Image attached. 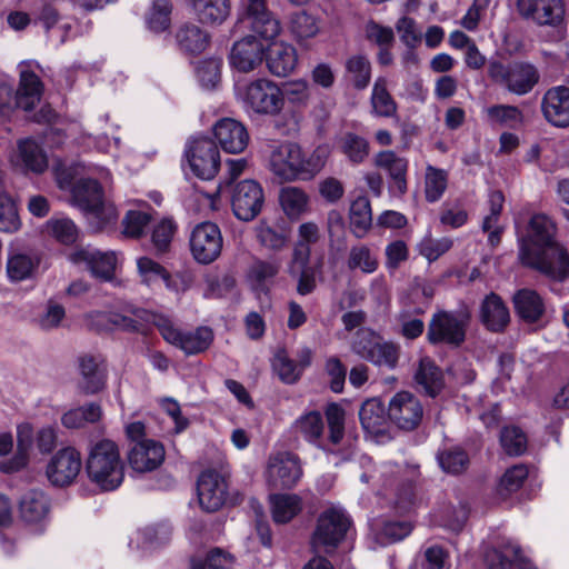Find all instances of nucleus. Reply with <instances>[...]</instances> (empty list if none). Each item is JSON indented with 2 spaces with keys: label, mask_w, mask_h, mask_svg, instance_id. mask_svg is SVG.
Returning <instances> with one entry per match:
<instances>
[{
  "label": "nucleus",
  "mask_w": 569,
  "mask_h": 569,
  "mask_svg": "<svg viewBox=\"0 0 569 569\" xmlns=\"http://www.w3.org/2000/svg\"><path fill=\"white\" fill-rule=\"evenodd\" d=\"M558 228L547 213L531 216L526 236L520 240L519 259L555 281H563L569 276V253L557 241Z\"/></svg>",
  "instance_id": "obj_1"
},
{
  "label": "nucleus",
  "mask_w": 569,
  "mask_h": 569,
  "mask_svg": "<svg viewBox=\"0 0 569 569\" xmlns=\"http://www.w3.org/2000/svg\"><path fill=\"white\" fill-rule=\"evenodd\" d=\"M239 21L254 34L236 41L229 61L239 72L254 71L264 60L266 47L257 39L274 40L281 32L280 21L268 9L266 0H241Z\"/></svg>",
  "instance_id": "obj_2"
},
{
  "label": "nucleus",
  "mask_w": 569,
  "mask_h": 569,
  "mask_svg": "<svg viewBox=\"0 0 569 569\" xmlns=\"http://www.w3.org/2000/svg\"><path fill=\"white\" fill-rule=\"evenodd\" d=\"M329 153L328 146H319L311 153L306 154L298 144L287 142L272 150L269 167L281 180H308L323 168Z\"/></svg>",
  "instance_id": "obj_3"
},
{
  "label": "nucleus",
  "mask_w": 569,
  "mask_h": 569,
  "mask_svg": "<svg viewBox=\"0 0 569 569\" xmlns=\"http://www.w3.org/2000/svg\"><path fill=\"white\" fill-rule=\"evenodd\" d=\"M17 450L14 455L0 462V470L4 473L17 472L29 463L32 453L42 457L51 455L59 443V429L54 425L34 427L24 421L17 426Z\"/></svg>",
  "instance_id": "obj_4"
},
{
  "label": "nucleus",
  "mask_w": 569,
  "mask_h": 569,
  "mask_svg": "<svg viewBox=\"0 0 569 569\" xmlns=\"http://www.w3.org/2000/svg\"><path fill=\"white\" fill-rule=\"evenodd\" d=\"M84 170L90 177L78 180L72 187V203L98 219L97 228L102 229L118 218L117 208L104 199L102 187L98 182V179L107 181L109 171L98 166H89Z\"/></svg>",
  "instance_id": "obj_5"
},
{
  "label": "nucleus",
  "mask_w": 569,
  "mask_h": 569,
  "mask_svg": "<svg viewBox=\"0 0 569 569\" xmlns=\"http://www.w3.org/2000/svg\"><path fill=\"white\" fill-rule=\"evenodd\" d=\"M86 471L90 481L100 489L106 491L117 489L124 477V465L117 443L110 439L91 442Z\"/></svg>",
  "instance_id": "obj_6"
},
{
  "label": "nucleus",
  "mask_w": 569,
  "mask_h": 569,
  "mask_svg": "<svg viewBox=\"0 0 569 569\" xmlns=\"http://www.w3.org/2000/svg\"><path fill=\"white\" fill-rule=\"evenodd\" d=\"M471 321V311L467 305L456 310H438L428 323L427 339L431 345L460 347Z\"/></svg>",
  "instance_id": "obj_7"
},
{
  "label": "nucleus",
  "mask_w": 569,
  "mask_h": 569,
  "mask_svg": "<svg viewBox=\"0 0 569 569\" xmlns=\"http://www.w3.org/2000/svg\"><path fill=\"white\" fill-rule=\"evenodd\" d=\"M239 99L248 113L276 116L284 107L281 88L272 80L258 78L249 81L239 90Z\"/></svg>",
  "instance_id": "obj_8"
},
{
  "label": "nucleus",
  "mask_w": 569,
  "mask_h": 569,
  "mask_svg": "<svg viewBox=\"0 0 569 569\" xmlns=\"http://www.w3.org/2000/svg\"><path fill=\"white\" fill-rule=\"evenodd\" d=\"M488 76L495 83L518 96L530 92L540 78L538 69L525 61L509 64L491 61L488 66Z\"/></svg>",
  "instance_id": "obj_9"
},
{
  "label": "nucleus",
  "mask_w": 569,
  "mask_h": 569,
  "mask_svg": "<svg viewBox=\"0 0 569 569\" xmlns=\"http://www.w3.org/2000/svg\"><path fill=\"white\" fill-rule=\"evenodd\" d=\"M349 527L350 520L342 510L330 508L323 511L312 536L313 548L331 552L345 539Z\"/></svg>",
  "instance_id": "obj_10"
},
{
  "label": "nucleus",
  "mask_w": 569,
  "mask_h": 569,
  "mask_svg": "<svg viewBox=\"0 0 569 569\" xmlns=\"http://www.w3.org/2000/svg\"><path fill=\"white\" fill-rule=\"evenodd\" d=\"M186 157L191 171L200 179L210 180L220 168V153L209 138L191 140L186 148Z\"/></svg>",
  "instance_id": "obj_11"
},
{
  "label": "nucleus",
  "mask_w": 569,
  "mask_h": 569,
  "mask_svg": "<svg viewBox=\"0 0 569 569\" xmlns=\"http://www.w3.org/2000/svg\"><path fill=\"white\" fill-rule=\"evenodd\" d=\"M263 203V189L256 180L246 179L233 187L231 193V208L233 214L239 220H253L261 212Z\"/></svg>",
  "instance_id": "obj_12"
},
{
  "label": "nucleus",
  "mask_w": 569,
  "mask_h": 569,
  "mask_svg": "<svg viewBox=\"0 0 569 569\" xmlns=\"http://www.w3.org/2000/svg\"><path fill=\"white\" fill-rule=\"evenodd\" d=\"M192 256L200 263L214 261L222 250V236L213 222H202L194 227L190 237Z\"/></svg>",
  "instance_id": "obj_13"
},
{
  "label": "nucleus",
  "mask_w": 569,
  "mask_h": 569,
  "mask_svg": "<svg viewBox=\"0 0 569 569\" xmlns=\"http://www.w3.org/2000/svg\"><path fill=\"white\" fill-rule=\"evenodd\" d=\"M516 10L538 26L558 27L565 18L563 0H517Z\"/></svg>",
  "instance_id": "obj_14"
},
{
  "label": "nucleus",
  "mask_w": 569,
  "mask_h": 569,
  "mask_svg": "<svg viewBox=\"0 0 569 569\" xmlns=\"http://www.w3.org/2000/svg\"><path fill=\"white\" fill-rule=\"evenodd\" d=\"M81 466L80 452L73 447H64L51 457L46 468V475L53 486H69L78 477Z\"/></svg>",
  "instance_id": "obj_15"
},
{
  "label": "nucleus",
  "mask_w": 569,
  "mask_h": 569,
  "mask_svg": "<svg viewBox=\"0 0 569 569\" xmlns=\"http://www.w3.org/2000/svg\"><path fill=\"white\" fill-rule=\"evenodd\" d=\"M423 417L420 400L408 391L397 392L389 401L388 418L400 429H416Z\"/></svg>",
  "instance_id": "obj_16"
},
{
  "label": "nucleus",
  "mask_w": 569,
  "mask_h": 569,
  "mask_svg": "<svg viewBox=\"0 0 569 569\" xmlns=\"http://www.w3.org/2000/svg\"><path fill=\"white\" fill-rule=\"evenodd\" d=\"M302 467L298 456L280 452L270 458L268 465V482L274 489H291L302 477Z\"/></svg>",
  "instance_id": "obj_17"
},
{
  "label": "nucleus",
  "mask_w": 569,
  "mask_h": 569,
  "mask_svg": "<svg viewBox=\"0 0 569 569\" xmlns=\"http://www.w3.org/2000/svg\"><path fill=\"white\" fill-rule=\"evenodd\" d=\"M198 499L201 508L208 512L217 511L224 502L227 485L216 470H204L197 482Z\"/></svg>",
  "instance_id": "obj_18"
},
{
  "label": "nucleus",
  "mask_w": 569,
  "mask_h": 569,
  "mask_svg": "<svg viewBox=\"0 0 569 569\" xmlns=\"http://www.w3.org/2000/svg\"><path fill=\"white\" fill-rule=\"evenodd\" d=\"M541 111L550 124L569 127V88L556 86L548 89L541 100Z\"/></svg>",
  "instance_id": "obj_19"
},
{
  "label": "nucleus",
  "mask_w": 569,
  "mask_h": 569,
  "mask_svg": "<svg viewBox=\"0 0 569 569\" xmlns=\"http://www.w3.org/2000/svg\"><path fill=\"white\" fill-rule=\"evenodd\" d=\"M130 467L137 472H149L164 460V448L161 442L152 439H142L136 442L128 455Z\"/></svg>",
  "instance_id": "obj_20"
},
{
  "label": "nucleus",
  "mask_w": 569,
  "mask_h": 569,
  "mask_svg": "<svg viewBox=\"0 0 569 569\" xmlns=\"http://www.w3.org/2000/svg\"><path fill=\"white\" fill-rule=\"evenodd\" d=\"M213 134L222 150L229 153L242 152L249 142L246 127L232 118L220 119L213 127Z\"/></svg>",
  "instance_id": "obj_21"
},
{
  "label": "nucleus",
  "mask_w": 569,
  "mask_h": 569,
  "mask_svg": "<svg viewBox=\"0 0 569 569\" xmlns=\"http://www.w3.org/2000/svg\"><path fill=\"white\" fill-rule=\"evenodd\" d=\"M264 60L271 74L288 77L298 66V52L290 43L273 41L266 48Z\"/></svg>",
  "instance_id": "obj_22"
},
{
  "label": "nucleus",
  "mask_w": 569,
  "mask_h": 569,
  "mask_svg": "<svg viewBox=\"0 0 569 569\" xmlns=\"http://www.w3.org/2000/svg\"><path fill=\"white\" fill-rule=\"evenodd\" d=\"M70 258L74 263H83L94 277L104 280L111 278L117 263L114 252H101L90 247L76 250Z\"/></svg>",
  "instance_id": "obj_23"
},
{
  "label": "nucleus",
  "mask_w": 569,
  "mask_h": 569,
  "mask_svg": "<svg viewBox=\"0 0 569 569\" xmlns=\"http://www.w3.org/2000/svg\"><path fill=\"white\" fill-rule=\"evenodd\" d=\"M102 358L90 353L78 358V369L80 375L79 388L86 395L99 392L106 383V373L102 368Z\"/></svg>",
  "instance_id": "obj_24"
},
{
  "label": "nucleus",
  "mask_w": 569,
  "mask_h": 569,
  "mask_svg": "<svg viewBox=\"0 0 569 569\" xmlns=\"http://www.w3.org/2000/svg\"><path fill=\"white\" fill-rule=\"evenodd\" d=\"M512 303L516 315L526 323H537L546 313L543 298L532 289L517 290L513 293Z\"/></svg>",
  "instance_id": "obj_25"
},
{
  "label": "nucleus",
  "mask_w": 569,
  "mask_h": 569,
  "mask_svg": "<svg viewBox=\"0 0 569 569\" xmlns=\"http://www.w3.org/2000/svg\"><path fill=\"white\" fill-rule=\"evenodd\" d=\"M480 320L492 332H501L510 322V312L500 296L487 295L480 306Z\"/></svg>",
  "instance_id": "obj_26"
},
{
  "label": "nucleus",
  "mask_w": 569,
  "mask_h": 569,
  "mask_svg": "<svg viewBox=\"0 0 569 569\" xmlns=\"http://www.w3.org/2000/svg\"><path fill=\"white\" fill-rule=\"evenodd\" d=\"M19 88L16 91L18 96L19 108L28 111L40 100L43 84L40 78L31 70L29 62H21L19 64Z\"/></svg>",
  "instance_id": "obj_27"
},
{
  "label": "nucleus",
  "mask_w": 569,
  "mask_h": 569,
  "mask_svg": "<svg viewBox=\"0 0 569 569\" xmlns=\"http://www.w3.org/2000/svg\"><path fill=\"white\" fill-rule=\"evenodd\" d=\"M40 258L36 253L13 251L8 256L6 272L10 282H22L36 277Z\"/></svg>",
  "instance_id": "obj_28"
},
{
  "label": "nucleus",
  "mask_w": 569,
  "mask_h": 569,
  "mask_svg": "<svg viewBox=\"0 0 569 569\" xmlns=\"http://www.w3.org/2000/svg\"><path fill=\"white\" fill-rule=\"evenodd\" d=\"M373 163L388 172L400 194L407 192L408 160L406 158L399 157L392 150H385L375 156Z\"/></svg>",
  "instance_id": "obj_29"
},
{
  "label": "nucleus",
  "mask_w": 569,
  "mask_h": 569,
  "mask_svg": "<svg viewBox=\"0 0 569 569\" xmlns=\"http://www.w3.org/2000/svg\"><path fill=\"white\" fill-rule=\"evenodd\" d=\"M197 20L204 26L222 24L231 12L230 0H189Z\"/></svg>",
  "instance_id": "obj_30"
},
{
  "label": "nucleus",
  "mask_w": 569,
  "mask_h": 569,
  "mask_svg": "<svg viewBox=\"0 0 569 569\" xmlns=\"http://www.w3.org/2000/svg\"><path fill=\"white\" fill-rule=\"evenodd\" d=\"M291 430L297 437L319 447L325 432L321 412L318 410L303 412L292 422Z\"/></svg>",
  "instance_id": "obj_31"
},
{
  "label": "nucleus",
  "mask_w": 569,
  "mask_h": 569,
  "mask_svg": "<svg viewBox=\"0 0 569 569\" xmlns=\"http://www.w3.org/2000/svg\"><path fill=\"white\" fill-rule=\"evenodd\" d=\"M174 38L180 50L191 54L203 52L210 40L208 32L193 22L179 26Z\"/></svg>",
  "instance_id": "obj_32"
},
{
  "label": "nucleus",
  "mask_w": 569,
  "mask_h": 569,
  "mask_svg": "<svg viewBox=\"0 0 569 569\" xmlns=\"http://www.w3.org/2000/svg\"><path fill=\"white\" fill-rule=\"evenodd\" d=\"M50 511L48 497L40 490L24 493L19 503V513L23 521L36 523L43 521Z\"/></svg>",
  "instance_id": "obj_33"
},
{
  "label": "nucleus",
  "mask_w": 569,
  "mask_h": 569,
  "mask_svg": "<svg viewBox=\"0 0 569 569\" xmlns=\"http://www.w3.org/2000/svg\"><path fill=\"white\" fill-rule=\"evenodd\" d=\"M151 311L130 307L123 313L113 312L111 316L112 330L119 329L128 332L143 333L149 325Z\"/></svg>",
  "instance_id": "obj_34"
},
{
  "label": "nucleus",
  "mask_w": 569,
  "mask_h": 569,
  "mask_svg": "<svg viewBox=\"0 0 569 569\" xmlns=\"http://www.w3.org/2000/svg\"><path fill=\"white\" fill-rule=\"evenodd\" d=\"M377 472L383 485L393 487V485L397 482L398 486L401 487L399 492H397L396 503L401 509H406L411 503L413 497L412 481L398 479V476L400 475V468L397 465H392L391 462L381 465Z\"/></svg>",
  "instance_id": "obj_35"
},
{
  "label": "nucleus",
  "mask_w": 569,
  "mask_h": 569,
  "mask_svg": "<svg viewBox=\"0 0 569 569\" xmlns=\"http://www.w3.org/2000/svg\"><path fill=\"white\" fill-rule=\"evenodd\" d=\"M417 385L429 397H436L443 387L442 373L436 363L428 357L419 361L415 373Z\"/></svg>",
  "instance_id": "obj_36"
},
{
  "label": "nucleus",
  "mask_w": 569,
  "mask_h": 569,
  "mask_svg": "<svg viewBox=\"0 0 569 569\" xmlns=\"http://www.w3.org/2000/svg\"><path fill=\"white\" fill-rule=\"evenodd\" d=\"M281 266L282 262L279 258H271L269 260L256 259L248 270V278L254 289L264 291L278 276Z\"/></svg>",
  "instance_id": "obj_37"
},
{
  "label": "nucleus",
  "mask_w": 569,
  "mask_h": 569,
  "mask_svg": "<svg viewBox=\"0 0 569 569\" xmlns=\"http://www.w3.org/2000/svg\"><path fill=\"white\" fill-rule=\"evenodd\" d=\"M359 419L362 428L371 433H379L388 419L383 402L378 398L366 400L360 410Z\"/></svg>",
  "instance_id": "obj_38"
},
{
  "label": "nucleus",
  "mask_w": 569,
  "mask_h": 569,
  "mask_svg": "<svg viewBox=\"0 0 569 569\" xmlns=\"http://www.w3.org/2000/svg\"><path fill=\"white\" fill-rule=\"evenodd\" d=\"M289 230L261 221L256 227V237L261 247L273 253L284 250L289 242Z\"/></svg>",
  "instance_id": "obj_39"
},
{
  "label": "nucleus",
  "mask_w": 569,
  "mask_h": 569,
  "mask_svg": "<svg viewBox=\"0 0 569 569\" xmlns=\"http://www.w3.org/2000/svg\"><path fill=\"white\" fill-rule=\"evenodd\" d=\"M272 519L277 523H287L302 508V500L297 495L274 493L270 496Z\"/></svg>",
  "instance_id": "obj_40"
},
{
  "label": "nucleus",
  "mask_w": 569,
  "mask_h": 569,
  "mask_svg": "<svg viewBox=\"0 0 569 569\" xmlns=\"http://www.w3.org/2000/svg\"><path fill=\"white\" fill-rule=\"evenodd\" d=\"M372 113L377 117L391 118L397 113V103L388 91V81L383 77L376 79L370 97Z\"/></svg>",
  "instance_id": "obj_41"
},
{
  "label": "nucleus",
  "mask_w": 569,
  "mask_h": 569,
  "mask_svg": "<svg viewBox=\"0 0 569 569\" xmlns=\"http://www.w3.org/2000/svg\"><path fill=\"white\" fill-rule=\"evenodd\" d=\"M279 201L282 210L290 219H298L308 210L309 198L297 187H284L280 190Z\"/></svg>",
  "instance_id": "obj_42"
},
{
  "label": "nucleus",
  "mask_w": 569,
  "mask_h": 569,
  "mask_svg": "<svg viewBox=\"0 0 569 569\" xmlns=\"http://www.w3.org/2000/svg\"><path fill=\"white\" fill-rule=\"evenodd\" d=\"M298 237L299 240L295 244L292 257L295 261L306 263L310 260V246L317 243L320 239V229L312 221L301 223L298 228Z\"/></svg>",
  "instance_id": "obj_43"
},
{
  "label": "nucleus",
  "mask_w": 569,
  "mask_h": 569,
  "mask_svg": "<svg viewBox=\"0 0 569 569\" xmlns=\"http://www.w3.org/2000/svg\"><path fill=\"white\" fill-rule=\"evenodd\" d=\"M339 150L353 164L365 162L370 153L369 141L353 132L345 133L338 143Z\"/></svg>",
  "instance_id": "obj_44"
},
{
  "label": "nucleus",
  "mask_w": 569,
  "mask_h": 569,
  "mask_svg": "<svg viewBox=\"0 0 569 569\" xmlns=\"http://www.w3.org/2000/svg\"><path fill=\"white\" fill-rule=\"evenodd\" d=\"M371 207L366 197H358L350 206V224L353 234L362 238L371 227Z\"/></svg>",
  "instance_id": "obj_45"
},
{
  "label": "nucleus",
  "mask_w": 569,
  "mask_h": 569,
  "mask_svg": "<svg viewBox=\"0 0 569 569\" xmlns=\"http://www.w3.org/2000/svg\"><path fill=\"white\" fill-rule=\"evenodd\" d=\"M19 152L24 166L36 172L41 173L48 167V158L41 146L32 139H26L19 142Z\"/></svg>",
  "instance_id": "obj_46"
},
{
  "label": "nucleus",
  "mask_w": 569,
  "mask_h": 569,
  "mask_svg": "<svg viewBox=\"0 0 569 569\" xmlns=\"http://www.w3.org/2000/svg\"><path fill=\"white\" fill-rule=\"evenodd\" d=\"M212 340V330L208 327H200L192 332H182L177 347L187 355H194L207 350Z\"/></svg>",
  "instance_id": "obj_47"
},
{
  "label": "nucleus",
  "mask_w": 569,
  "mask_h": 569,
  "mask_svg": "<svg viewBox=\"0 0 569 569\" xmlns=\"http://www.w3.org/2000/svg\"><path fill=\"white\" fill-rule=\"evenodd\" d=\"M46 232L62 244H72L78 239V228L66 217H53L46 222Z\"/></svg>",
  "instance_id": "obj_48"
},
{
  "label": "nucleus",
  "mask_w": 569,
  "mask_h": 569,
  "mask_svg": "<svg viewBox=\"0 0 569 569\" xmlns=\"http://www.w3.org/2000/svg\"><path fill=\"white\" fill-rule=\"evenodd\" d=\"M347 77L353 87L362 90L367 88L371 79L370 61L361 54L352 56L346 61Z\"/></svg>",
  "instance_id": "obj_49"
},
{
  "label": "nucleus",
  "mask_w": 569,
  "mask_h": 569,
  "mask_svg": "<svg viewBox=\"0 0 569 569\" xmlns=\"http://www.w3.org/2000/svg\"><path fill=\"white\" fill-rule=\"evenodd\" d=\"M448 187V173L443 169L427 166L425 176V197L428 202L438 201Z\"/></svg>",
  "instance_id": "obj_50"
},
{
  "label": "nucleus",
  "mask_w": 569,
  "mask_h": 569,
  "mask_svg": "<svg viewBox=\"0 0 569 569\" xmlns=\"http://www.w3.org/2000/svg\"><path fill=\"white\" fill-rule=\"evenodd\" d=\"M289 274L297 278V292L300 296H307L317 288L316 270L309 266V261L302 263L292 259L289 267Z\"/></svg>",
  "instance_id": "obj_51"
},
{
  "label": "nucleus",
  "mask_w": 569,
  "mask_h": 569,
  "mask_svg": "<svg viewBox=\"0 0 569 569\" xmlns=\"http://www.w3.org/2000/svg\"><path fill=\"white\" fill-rule=\"evenodd\" d=\"M347 264L350 270L359 269L365 273H372L378 268V260L370 248L359 244L350 249Z\"/></svg>",
  "instance_id": "obj_52"
},
{
  "label": "nucleus",
  "mask_w": 569,
  "mask_h": 569,
  "mask_svg": "<svg viewBox=\"0 0 569 569\" xmlns=\"http://www.w3.org/2000/svg\"><path fill=\"white\" fill-rule=\"evenodd\" d=\"M172 4L169 0H154L147 16L148 29L159 33L167 30L170 26V14Z\"/></svg>",
  "instance_id": "obj_53"
},
{
  "label": "nucleus",
  "mask_w": 569,
  "mask_h": 569,
  "mask_svg": "<svg viewBox=\"0 0 569 569\" xmlns=\"http://www.w3.org/2000/svg\"><path fill=\"white\" fill-rule=\"evenodd\" d=\"M290 30L298 40H306L318 34L319 26L312 14L306 11H299L293 13L290 18Z\"/></svg>",
  "instance_id": "obj_54"
},
{
  "label": "nucleus",
  "mask_w": 569,
  "mask_h": 569,
  "mask_svg": "<svg viewBox=\"0 0 569 569\" xmlns=\"http://www.w3.org/2000/svg\"><path fill=\"white\" fill-rule=\"evenodd\" d=\"M373 352L369 360L372 365L390 370L397 367L400 356V347L398 345L381 338Z\"/></svg>",
  "instance_id": "obj_55"
},
{
  "label": "nucleus",
  "mask_w": 569,
  "mask_h": 569,
  "mask_svg": "<svg viewBox=\"0 0 569 569\" xmlns=\"http://www.w3.org/2000/svg\"><path fill=\"white\" fill-rule=\"evenodd\" d=\"M487 114L490 121L515 128L522 123L523 114L516 106L497 104L487 109Z\"/></svg>",
  "instance_id": "obj_56"
},
{
  "label": "nucleus",
  "mask_w": 569,
  "mask_h": 569,
  "mask_svg": "<svg viewBox=\"0 0 569 569\" xmlns=\"http://www.w3.org/2000/svg\"><path fill=\"white\" fill-rule=\"evenodd\" d=\"M500 443L507 455L520 456L527 449V436L518 427H505L500 433Z\"/></svg>",
  "instance_id": "obj_57"
},
{
  "label": "nucleus",
  "mask_w": 569,
  "mask_h": 569,
  "mask_svg": "<svg viewBox=\"0 0 569 569\" xmlns=\"http://www.w3.org/2000/svg\"><path fill=\"white\" fill-rule=\"evenodd\" d=\"M411 530L407 521H388L376 532V540L381 546L395 543L406 538Z\"/></svg>",
  "instance_id": "obj_58"
},
{
  "label": "nucleus",
  "mask_w": 569,
  "mask_h": 569,
  "mask_svg": "<svg viewBox=\"0 0 569 569\" xmlns=\"http://www.w3.org/2000/svg\"><path fill=\"white\" fill-rule=\"evenodd\" d=\"M528 477V469L523 465H516L503 473L498 486V493L506 498L519 490Z\"/></svg>",
  "instance_id": "obj_59"
},
{
  "label": "nucleus",
  "mask_w": 569,
  "mask_h": 569,
  "mask_svg": "<svg viewBox=\"0 0 569 569\" xmlns=\"http://www.w3.org/2000/svg\"><path fill=\"white\" fill-rule=\"evenodd\" d=\"M453 241L449 237L435 239L427 234L418 244L419 253L429 262L438 260L442 254L452 248Z\"/></svg>",
  "instance_id": "obj_60"
},
{
  "label": "nucleus",
  "mask_w": 569,
  "mask_h": 569,
  "mask_svg": "<svg viewBox=\"0 0 569 569\" xmlns=\"http://www.w3.org/2000/svg\"><path fill=\"white\" fill-rule=\"evenodd\" d=\"M325 415L329 427V440L332 445H338L345 436V410L338 403H330Z\"/></svg>",
  "instance_id": "obj_61"
},
{
  "label": "nucleus",
  "mask_w": 569,
  "mask_h": 569,
  "mask_svg": "<svg viewBox=\"0 0 569 569\" xmlns=\"http://www.w3.org/2000/svg\"><path fill=\"white\" fill-rule=\"evenodd\" d=\"M381 337L370 329H360L357 331L352 343V351L360 358L369 361L375 353L373 350L378 346Z\"/></svg>",
  "instance_id": "obj_62"
},
{
  "label": "nucleus",
  "mask_w": 569,
  "mask_h": 569,
  "mask_svg": "<svg viewBox=\"0 0 569 569\" xmlns=\"http://www.w3.org/2000/svg\"><path fill=\"white\" fill-rule=\"evenodd\" d=\"M438 461L440 467L446 472L450 473L462 472L469 463L467 453L460 448H452L441 451L438 455Z\"/></svg>",
  "instance_id": "obj_63"
},
{
  "label": "nucleus",
  "mask_w": 569,
  "mask_h": 569,
  "mask_svg": "<svg viewBox=\"0 0 569 569\" xmlns=\"http://www.w3.org/2000/svg\"><path fill=\"white\" fill-rule=\"evenodd\" d=\"M151 216L139 210H130L122 220L123 234L130 238H139L150 223Z\"/></svg>",
  "instance_id": "obj_64"
}]
</instances>
